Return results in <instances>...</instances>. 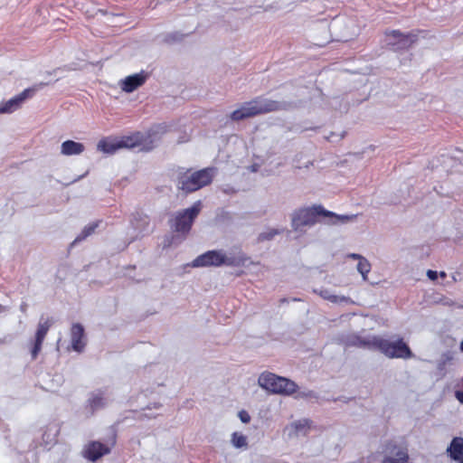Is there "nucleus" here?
Instances as JSON below:
<instances>
[{"instance_id": "obj_1", "label": "nucleus", "mask_w": 463, "mask_h": 463, "mask_svg": "<svg viewBox=\"0 0 463 463\" xmlns=\"http://www.w3.org/2000/svg\"><path fill=\"white\" fill-rule=\"evenodd\" d=\"M158 143V139L151 133L143 134L136 132L131 135L122 137H106L99 140L97 144L98 151L113 155L118 150L137 148L139 151H150Z\"/></svg>"}, {"instance_id": "obj_2", "label": "nucleus", "mask_w": 463, "mask_h": 463, "mask_svg": "<svg viewBox=\"0 0 463 463\" xmlns=\"http://www.w3.org/2000/svg\"><path fill=\"white\" fill-rule=\"evenodd\" d=\"M350 345L377 350L389 358L410 359L413 356L409 345L401 337L390 340L376 335L355 336Z\"/></svg>"}, {"instance_id": "obj_3", "label": "nucleus", "mask_w": 463, "mask_h": 463, "mask_svg": "<svg viewBox=\"0 0 463 463\" xmlns=\"http://www.w3.org/2000/svg\"><path fill=\"white\" fill-rule=\"evenodd\" d=\"M323 216L328 224L346 223L353 221L354 215H338L325 210L321 205L301 208L295 211L291 217V225L295 232H299L305 226H311L318 222V217Z\"/></svg>"}, {"instance_id": "obj_4", "label": "nucleus", "mask_w": 463, "mask_h": 463, "mask_svg": "<svg viewBox=\"0 0 463 463\" xmlns=\"http://www.w3.org/2000/svg\"><path fill=\"white\" fill-rule=\"evenodd\" d=\"M282 108L283 105L278 101L259 98L243 103L232 113L231 118L233 120H241L259 114L279 110Z\"/></svg>"}, {"instance_id": "obj_5", "label": "nucleus", "mask_w": 463, "mask_h": 463, "mask_svg": "<svg viewBox=\"0 0 463 463\" xmlns=\"http://www.w3.org/2000/svg\"><path fill=\"white\" fill-rule=\"evenodd\" d=\"M215 174L213 167L205 168L197 172H185L179 177L180 188L186 192L196 191L212 182Z\"/></svg>"}, {"instance_id": "obj_6", "label": "nucleus", "mask_w": 463, "mask_h": 463, "mask_svg": "<svg viewBox=\"0 0 463 463\" xmlns=\"http://www.w3.org/2000/svg\"><path fill=\"white\" fill-rule=\"evenodd\" d=\"M259 385L269 393L291 394L297 384L290 378H258Z\"/></svg>"}, {"instance_id": "obj_7", "label": "nucleus", "mask_w": 463, "mask_h": 463, "mask_svg": "<svg viewBox=\"0 0 463 463\" xmlns=\"http://www.w3.org/2000/svg\"><path fill=\"white\" fill-rule=\"evenodd\" d=\"M201 207V202L197 201L190 208L177 213L172 223V227L175 231L181 233L188 232L194 218L200 213Z\"/></svg>"}, {"instance_id": "obj_8", "label": "nucleus", "mask_w": 463, "mask_h": 463, "mask_svg": "<svg viewBox=\"0 0 463 463\" xmlns=\"http://www.w3.org/2000/svg\"><path fill=\"white\" fill-rule=\"evenodd\" d=\"M222 264L234 265L235 260L222 250H210L198 256L192 263L193 267L220 266Z\"/></svg>"}, {"instance_id": "obj_9", "label": "nucleus", "mask_w": 463, "mask_h": 463, "mask_svg": "<svg viewBox=\"0 0 463 463\" xmlns=\"http://www.w3.org/2000/svg\"><path fill=\"white\" fill-rule=\"evenodd\" d=\"M416 41L417 36L411 33H402L398 30H392L384 33V43L394 51L409 49Z\"/></svg>"}, {"instance_id": "obj_10", "label": "nucleus", "mask_w": 463, "mask_h": 463, "mask_svg": "<svg viewBox=\"0 0 463 463\" xmlns=\"http://www.w3.org/2000/svg\"><path fill=\"white\" fill-rule=\"evenodd\" d=\"M52 326L50 319L41 320L38 324L37 330L35 332L34 339L32 340L29 345V352L32 359H35L42 350L43 342Z\"/></svg>"}, {"instance_id": "obj_11", "label": "nucleus", "mask_w": 463, "mask_h": 463, "mask_svg": "<svg viewBox=\"0 0 463 463\" xmlns=\"http://www.w3.org/2000/svg\"><path fill=\"white\" fill-rule=\"evenodd\" d=\"M147 77L148 74L142 71L120 80L118 81V86L122 91L131 93L143 86L146 83Z\"/></svg>"}, {"instance_id": "obj_12", "label": "nucleus", "mask_w": 463, "mask_h": 463, "mask_svg": "<svg viewBox=\"0 0 463 463\" xmlns=\"http://www.w3.org/2000/svg\"><path fill=\"white\" fill-rule=\"evenodd\" d=\"M32 95V90L27 89L12 99L0 105V114H10L19 109L24 102Z\"/></svg>"}, {"instance_id": "obj_13", "label": "nucleus", "mask_w": 463, "mask_h": 463, "mask_svg": "<svg viewBox=\"0 0 463 463\" xmlns=\"http://www.w3.org/2000/svg\"><path fill=\"white\" fill-rule=\"evenodd\" d=\"M86 345V337L84 335V327L75 323L71 328V350L80 353Z\"/></svg>"}, {"instance_id": "obj_14", "label": "nucleus", "mask_w": 463, "mask_h": 463, "mask_svg": "<svg viewBox=\"0 0 463 463\" xmlns=\"http://www.w3.org/2000/svg\"><path fill=\"white\" fill-rule=\"evenodd\" d=\"M310 420L307 419H301L292 421L285 428V431L289 438H298L305 436L310 430Z\"/></svg>"}, {"instance_id": "obj_15", "label": "nucleus", "mask_w": 463, "mask_h": 463, "mask_svg": "<svg viewBox=\"0 0 463 463\" xmlns=\"http://www.w3.org/2000/svg\"><path fill=\"white\" fill-rule=\"evenodd\" d=\"M109 452V449L100 442L93 441L90 443L83 450V455L86 458L95 461L103 455Z\"/></svg>"}, {"instance_id": "obj_16", "label": "nucleus", "mask_w": 463, "mask_h": 463, "mask_svg": "<svg viewBox=\"0 0 463 463\" xmlns=\"http://www.w3.org/2000/svg\"><path fill=\"white\" fill-rule=\"evenodd\" d=\"M317 294H318L322 298L327 300L333 304L336 305H352L354 302L346 296L337 295L333 290L329 288H320L318 290H315Z\"/></svg>"}, {"instance_id": "obj_17", "label": "nucleus", "mask_w": 463, "mask_h": 463, "mask_svg": "<svg viewBox=\"0 0 463 463\" xmlns=\"http://www.w3.org/2000/svg\"><path fill=\"white\" fill-rule=\"evenodd\" d=\"M85 149L84 144L68 139L61 144L60 153L64 156H73L81 155Z\"/></svg>"}, {"instance_id": "obj_18", "label": "nucleus", "mask_w": 463, "mask_h": 463, "mask_svg": "<svg viewBox=\"0 0 463 463\" xmlns=\"http://www.w3.org/2000/svg\"><path fill=\"white\" fill-rule=\"evenodd\" d=\"M60 433V425L57 422H50L47 424L42 433V442L44 446H51L57 441Z\"/></svg>"}, {"instance_id": "obj_19", "label": "nucleus", "mask_w": 463, "mask_h": 463, "mask_svg": "<svg viewBox=\"0 0 463 463\" xmlns=\"http://www.w3.org/2000/svg\"><path fill=\"white\" fill-rule=\"evenodd\" d=\"M447 453L454 461L463 463V438H454L447 449Z\"/></svg>"}, {"instance_id": "obj_20", "label": "nucleus", "mask_w": 463, "mask_h": 463, "mask_svg": "<svg viewBox=\"0 0 463 463\" xmlns=\"http://www.w3.org/2000/svg\"><path fill=\"white\" fill-rule=\"evenodd\" d=\"M106 403L107 401L101 392L91 394L85 406L86 415L90 416L94 414L95 411L105 407Z\"/></svg>"}, {"instance_id": "obj_21", "label": "nucleus", "mask_w": 463, "mask_h": 463, "mask_svg": "<svg viewBox=\"0 0 463 463\" xmlns=\"http://www.w3.org/2000/svg\"><path fill=\"white\" fill-rule=\"evenodd\" d=\"M348 257L358 260L356 269L362 275L363 279L367 280L368 274L371 270V264L369 261L364 257L355 253L349 254Z\"/></svg>"}, {"instance_id": "obj_22", "label": "nucleus", "mask_w": 463, "mask_h": 463, "mask_svg": "<svg viewBox=\"0 0 463 463\" xmlns=\"http://www.w3.org/2000/svg\"><path fill=\"white\" fill-rule=\"evenodd\" d=\"M232 445L236 449H247L248 439L247 437L241 432L235 431L232 434Z\"/></svg>"}, {"instance_id": "obj_23", "label": "nucleus", "mask_w": 463, "mask_h": 463, "mask_svg": "<svg viewBox=\"0 0 463 463\" xmlns=\"http://www.w3.org/2000/svg\"><path fill=\"white\" fill-rule=\"evenodd\" d=\"M409 456L404 450H399L395 457H386L382 463H408Z\"/></svg>"}, {"instance_id": "obj_24", "label": "nucleus", "mask_w": 463, "mask_h": 463, "mask_svg": "<svg viewBox=\"0 0 463 463\" xmlns=\"http://www.w3.org/2000/svg\"><path fill=\"white\" fill-rule=\"evenodd\" d=\"M454 354L450 351L443 353L439 360V367L440 369L445 368L448 364H450L454 360Z\"/></svg>"}, {"instance_id": "obj_25", "label": "nucleus", "mask_w": 463, "mask_h": 463, "mask_svg": "<svg viewBox=\"0 0 463 463\" xmlns=\"http://www.w3.org/2000/svg\"><path fill=\"white\" fill-rule=\"evenodd\" d=\"M97 223H90L87 225L81 232V233L75 239V241L84 240L88 236H90L97 228Z\"/></svg>"}, {"instance_id": "obj_26", "label": "nucleus", "mask_w": 463, "mask_h": 463, "mask_svg": "<svg viewBox=\"0 0 463 463\" xmlns=\"http://www.w3.org/2000/svg\"><path fill=\"white\" fill-rule=\"evenodd\" d=\"M47 381L44 383H45V386H43V388L46 391H50V392H55L56 391V388L57 386L60 384V383H57L55 386H54V381L52 378H45Z\"/></svg>"}, {"instance_id": "obj_27", "label": "nucleus", "mask_w": 463, "mask_h": 463, "mask_svg": "<svg viewBox=\"0 0 463 463\" xmlns=\"http://www.w3.org/2000/svg\"><path fill=\"white\" fill-rule=\"evenodd\" d=\"M238 416L243 423H249L250 420V416L246 411H239Z\"/></svg>"}, {"instance_id": "obj_28", "label": "nucleus", "mask_w": 463, "mask_h": 463, "mask_svg": "<svg viewBox=\"0 0 463 463\" xmlns=\"http://www.w3.org/2000/svg\"><path fill=\"white\" fill-rule=\"evenodd\" d=\"M438 272L437 271H434V270H431V269H429L427 271V277L430 279V280H436L438 279Z\"/></svg>"}, {"instance_id": "obj_29", "label": "nucleus", "mask_w": 463, "mask_h": 463, "mask_svg": "<svg viewBox=\"0 0 463 463\" xmlns=\"http://www.w3.org/2000/svg\"><path fill=\"white\" fill-rule=\"evenodd\" d=\"M455 396H456L457 400H458L461 404H463V391H456V392H455Z\"/></svg>"}, {"instance_id": "obj_30", "label": "nucleus", "mask_w": 463, "mask_h": 463, "mask_svg": "<svg viewBox=\"0 0 463 463\" xmlns=\"http://www.w3.org/2000/svg\"><path fill=\"white\" fill-rule=\"evenodd\" d=\"M7 310V307L5 306H3L0 304V313H4Z\"/></svg>"}, {"instance_id": "obj_31", "label": "nucleus", "mask_w": 463, "mask_h": 463, "mask_svg": "<svg viewBox=\"0 0 463 463\" xmlns=\"http://www.w3.org/2000/svg\"><path fill=\"white\" fill-rule=\"evenodd\" d=\"M260 376H267V377H269V376H276L275 374L273 373H263Z\"/></svg>"}, {"instance_id": "obj_32", "label": "nucleus", "mask_w": 463, "mask_h": 463, "mask_svg": "<svg viewBox=\"0 0 463 463\" xmlns=\"http://www.w3.org/2000/svg\"><path fill=\"white\" fill-rule=\"evenodd\" d=\"M459 350L463 353V338L459 345Z\"/></svg>"}, {"instance_id": "obj_33", "label": "nucleus", "mask_w": 463, "mask_h": 463, "mask_svg": "<svg viewBox=\"0 0 463 463\" xmlns=\"http://www.w3.org/2000/svg\"><path fill=\"white\" fill-rule=\"evenodd\" d=\"M439 276H440L441 278H445V277H446V273H445L444 271H441V272L439 273Z\"/></svg>"}]
</instances>
